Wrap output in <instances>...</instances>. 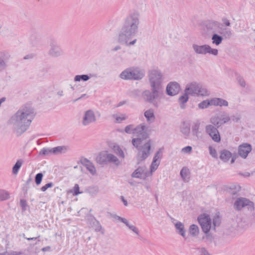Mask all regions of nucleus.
<instances>
[{
	"instance_id": "f257e3e1",
	"label": "nucleus",
	"mask_w": 255,
	"mask_h": 255,
	"mask_svg": "<svg viewBox=\"0 0 255 255\" xmlns=\"http://www.w3.org/2000/svg\"><path fill=\"white\" fill-rule=\"evenodd\" d=\"M34 116L33 109L26 105L22 106L11 117L9 123L12 125L13 130L17 136L21 135L28 129Z\"/></svg>"
},
{
	"instance_id": "f03ea898",
	"label": "nucleus",
	"mask_w": 255,
	"mask_h": 255,
	"mask_svg": "<svg viewBox=\"0 0 255 255\" xmlns=\"http://www.w3.org/2000/svg\"><path fill=\"white\" fill-rule=\"evenodd\" d=\"M139 24V14L137 12L130 14L125 19L119 32L120 43H127L137 33Z\"/></svg>"
},
{
	"instance_id": "7ed1b4c3",
	"label": "nucleus",
	"mask_w": 255,
	"mask_h": 255,
	"mask_svg": "<svg viewBox=\"0 0 255 255\" xmlns=\"http://www.w3.org/2000/svg\"><path fill=\"white\" fill-rule=\"evenodd\" d=\"M204 27L208 35L219 33L223 35L225 39H230L232 36V30L224 27L223 24L217 20L210 19L206 21L204 23Z\"/></svg>"
},
{
	"instance_id": "20e7f679",
	"label": "nucleus",
	"mask_w": 255,
	"mask_h": 255,
	"mask_svg": "<svg viewBox=\"0 0 255 255\" xmlns=\"http://www.w3.org/2000/svg\"><path fill=\"white\" fill-rule=\"evenodd\" d=\"M132 133L136 136V138H133L131 140L132 144L135 147H138L144 140L149 139V135L146 132V127L144 125L141 124L136 126L133 129Z\"/></svg>"
},
{
	"instance_id": "39448f33",
	"label": "nucleus",
	"mask_w": 255,
	"mask_h": 255,
	"mask_svg": "<svg viewBox=\"0 0 255 255\" xmlns=\"http://www.w3.org/2000/svg\"><path fill=\"white\" fill-rule=\"evenodd\" d=\"M144 76V72L138 67H130L124 70L119 77L126 80H139Z\"/></svg>"
},
{
	"instance_id": "423d86ee",
	"label": "nucleus",
	"mask_w": 255,
	"mask_h": 255,
	"mask_svg": "<svg viewBox=\"0 0 255 255\" xmlns=\"http://www.w3.org/2000/svg\"><path fill=\"white\" fill-rule=\"evenodd\" d=\"M162 92L161 90L151 87V90L144 91L141 94V96L145 102L152 104L155 107L157 108L158 104L156 100L159 97Z\"/></svg>"
},
{
	"instance_id": "0eeeda50",
	"label": "nucleus",
	"mask_w": 255,
	"mask_h": 255,
	"mask_svg": "<svg viewBox=\"0 0 255 255\" xmlns=\"http://www.w3.org/2000/svg\"><path fill=\"white\" fill-rule=\"evenodd\" d=\"M148 77L150 87H154L157 89L163 90L162 74L160 70L152 69L149 71Z\"/></svg>"
},
{
	"instance_id": "6e6552de",
	"label": "nucleus",
	"mask_w": 255,
	"mask_h": 255,
	"mask_svg": "<svg viewBox=\"0 0 255 255\" xmlns=\"http://www.w3.org/2000/svg\"><path fill=\"white\" fill-rule=\"evenodd\" d=\"M145 142L139 146L135 147L139 152L137 155V160L141 161L145 160L150 155L151 149V141L150 139L145 140Z\"/></svg>"
},
{
	"instance_id": "1a4fd4ad",
	"label": "nucleus",
	"mask_w": 255,
	"mask_h": 255,
	"mask_svg": "<svg viewBox=\"0 0 255 255\" xmlns=\"http://www.w3.org/2000/svg\"><path fill=\"white\" fill-rule=\"evenodd\" d=\"M192 48L194 51L197 54L205 55L209 53L214 56H217L218 54L217 49L212 48L208 44L199 45L196 44H193L192 45Z\"/></svg>"
},
{
	"instance_id": "9d476101",
	"label": "nucleus",
	"mask_w": 255,
	"mask_h": 255,
	"mask_svg": "<svg viewBox=\"0 0 255 255\" xmlns=\"http://www.w3.org/2000/svg\"><path fill=\"white\" fill-rule=\"evenodd\" d=\"M245 207H247L248 209L251 211L255 209L254 203L246 198H238L234 204V209L238 211H241Z\"/></svg>"
},
{
	"instance_id": "9b49d317",
	"label": "nucleus",
	"mask_w": 255,
	"mask_h": 255,
	"mask_svg": "<svg viewBox=\"0 0 255 255\" xmlns=\"http://www.w3.org/2000/svg\"><path fill=\"white\" fill-rule=\"evenodd\" d=\"M197 220L202 231L207 234L211 228L212 221L210 215L205 213L201 214L198 217Z\"/></svg>"
},
{
	"instance_id": "f8f14e48",
	"label": "nucleus",
	"mask_w": 255,
	"mask_h": 255,
	"mask_svg": "<svg viewBox=\"0 0 255 255\" xmlns=\"http://www.w3.org/2000/svg\"><path fill=\"white\" fill-rule=\"evenodd\" d=\"M218 128L212 125H208L205 128L207 133L210 135L213 141L216 142H219L221 141V136Z\"/></svg>"
},
{
	"instance_id": "ddd939ff",
	"label": "nucleus",
	"mask_w": 255,
	"mask_h": 255,
	"mask_svg": "<svg viewBox=\"0 0 255 255\" xmlns=\"http://www.w3.org/2000/svg\"><path fill=\"white\" fill-rule=\"evenodd\" d=\"M252 150V145L248 143H243L238 148V154L243 158L246 159Z\"/></svg>"
},
{
	"instance_id": "4468645a",
	"label": "nucleus",
	"mask_w": 255,
	"mask_h": 255,
	"mask_svg": "<svg viewBox=\"0 0 255 255\" xmlns=\"http://www.w3.org/2000/svg\"><path fill=\"white\" fill-rule=\"evenodd\" d=\"M180 90V85L176 82H170L166 87V93L169 96H174L178 93Z\"/></svg>"
},
{
	"instance_id": "2eb2a0df",
	"label": "nucleus",
	"mask_w": 255,
	"mask_h": 255,
	"mask_svg": "<svg viewBox=\"0 0 255 255\" xmlns=\"http://www.w3.org/2000/svg\"><path fill=\"white\" fill-rule=\"evenodd\" d=\"M96 118L93 111L89 110L85 112L82 121V124L84 126H87L96 122Z\"/></svg>"
},
{
	"instance_id": "dca6fc26",
	"label": "nucleus",
	"mask_w": 255,
	"mask_h": 255,
	"mask_svg": "<svg viewBox=\"0 0 255 255\" xmlns=\"http://www.w3.org/2000/svg\"><path fill=\"white\" fill-rule=\"evenodd\" d=\"M63 54V51L61 48L55 42L50 43V48L48 51V54L53 57H57Z\"/></svg>"
},
{
	"instance_id": "f3484780",
	"label": "nucleus",
	"mask_w": 255,
	"mask_h": 255,
	"mask_svg": "<svg viewBox=\"0 0 255 255\" xmlns=\"http://www.w3.org/2000/svg\"><path fill=\"white\" fill-rule=\"evenodd\" d=\"M145 166H139L132 173L131 176L136 178H145L147 176V172Z\"/></svg>"
},
{
	"instance_id": "a211bd4d",
	"label": "nucleus",
	"mask_w": 255,
	"mask_h": 255,
	"mask_svg": "<svg viewBox=\"0 0 255 255\" xmlns=\"http://www.w3.org/2000/svg\"><path fill=\"white\" fill-rule=\"evenodd\" d=\"M10 57L8 52L3 51L0 52V72L3 70L6 67V61Z\"/></svg>"
},
{
	"instance_id": "6ab92c4d",
	"label": "nucleus",
	"mask_w": 255,
	"mask_h": 255,
	"mask_svg": "<svg viewBox=\"0 0 255 255\" xmlns=\"http://www.w3.org/2000/svg\"><path fill=\"white\" fill-rule=\"evenodd\" d=\"M81 163L92 175L96 174V169L93 163L88 159L84 158L81 160Z\"/></svg>"
},
{
	"instance_id": "aec40b11",
	"label": "nucleus",
	"mask_w": 255,
	"mask_h": 255,
	"mask_svg": "<svg viewBox=\"0 0 255 255\" xmlns=\"http://www.w3.org/2000/svg\"><path fill=\"white\" fill-rule=\"evenodd\" d=\"M198 84L196 82H193L187 85L185 89V91L188 95L194 96L197 95L198 91Z\"/></svg>"
},
{
	"instance_id": "412c9836",
	"label": "nucleus",
	"mask_w": 255,
	"mask_h": 255,
	"mask_svg": "<svg viewBox=\"0 0 255 255\" xmlns=\"http://www.w3.org/2000/svg\"><path fill=\"white\" fill-rule=\"evenodd\" d=\"M108 151L101 152L96 158V162L100 165L104 166L107 164Z\"/></svg>"
},
{
	"instance_id": "4be33fe9",
	"label": "nucleus",
	"mask_w": 255,
	"mask_h": 255,
	"mask_svg": "<svg viewBox=\"0 0 255 255\" xmlns=\"http://www.w3.org/2000/svg\"><path fill=\"white\" fill-rule=\"evenodd\" d=\"M180 131L184 135L185 138H187L190 133V128L189 124L183 122L180 128Z\"/></svg>"
},
{
	"instance_id": "5701e85b",
	"label": "nucleus",
	"mask_w": 255,
	"mask_h": 255,
	"mask_svg": "<svg viewBox=\"0 0 255 255\" xmlns=\"http://www.w3.org/2000/svg\"><path fill=\"white\" fill-rule=\"evenodd\" d=\"M144 116L146 119L148 123H153L155 120V116L154 113V110L152 109H149L144 113Z\"/></svg>"
},
{
	"instance_id": "b1692460",
	"label": "nucleus",
	"mask_w": 255,
	"mask_h": 255,
	"mask_svg": "<svg viewBox=\"0 0 255 255\" xmlns=\"http://www.w3.org/2000/svg\"><path fill=\"white\" fill-rule=\"evenodd\" d=\"M69 150L68 146H58L52 148V152L53 154L57 155L59 154L66 153Z\"/></svg>"
},
{
	"instance_id": "393cba45",
	"label": "nucleus",
	"mask_w": 255,
	"mask_h": 255,
	"mask_svg": "<svg viewBox=\"0 0 255 255\" xmlns=\"http://www.w3.org/2000/svg\"><path fill=\"white\" fill-rule=\"evenodd\" d=\"M175 227L177 231V233L184 239H186V230L185 229L184 224L178 221L175 223Z\"/></svg>"
},
{
	"instance_id": "a878e982",
	"label": "nucleus",
	"mask_w": 255,
	"mask_h": 255,
	"mask_svg": "<svg viewBox=\"0 0 255 255\" xmlns=\"http://www.w3.org/2000/svg\"><path fill=\"white\" fill-rule=\"evenodd\" d=\"M211 35L212 43L216 45H219L222 43L224 38H225L223 35L220 34L219 33H214Z\"/></svg>"
},
{
	"instance_id": "bb28decb",
	"label": "nucleus",
	"mask_w": 255,
	"mask_h": 255,
	"mask_svg": "<svg viewBox=\"0 0 255 255\" xmlns=\"http://www.w3.org/2000/svg\"><path fill=\"white\" fill-rule=\"evenodd\" d=\"M109 163H113L117 166H119L121 162L115 155L108 152L107 164Z\"/></svg>"
},
{
	"instance_id": "cd10ccee",
	"label": "nucleus",
	"mask_w": 255,
	"mask_h": 255,
	"mask_svg": "<svg viewBox=\"0 0 255 255\" xmlns=\"http://www.w3.org/2000/svg\"><path fill=\"white\" fill-rule=\"evenodd\" d=\"M211 103L214 106H219L220 107L228 106V101L221 98H213Z\"/></svg>"
},
{
	"instance_id": "c85d7f7f",
	"label": "nucleus",
	"mask_w": 255,
	"mask_h": 255,
	"mask_svg": "<svg viewBox=\"0 0 255 255\" xmlns=\"http://www.w3.org/2000/svg\"><path fill=\"white\" fill-rule=\"evenodd\" d=\"M231 157L232 153L230 151L224 149L221 151L220 158L224 162L229 161Z\"/></svg>"
},
{
	"instance_id": "c756f323",
	"label": "nucleus",
	"mask_w": 255,
	"mask_h": 255,
	"mask_svg": "<svg viewBox=\"0 0 255 255\" xmlns=\"http://www.w3.org/2000/svg\"><path fill=\"white\" fill-rule=\"evenodd\" d=\"M111 147L118 156L123 158H125L124 152L118 144L115 143Z\"/></svg>"
},
{
	"instance_id": "7c9ffc66",
	"label": "nucleus",
	"mask_w": 255,
	"mask_h": 255,
	"mask_svg": "<svg viewBox=\"0 0 255 255\" xmlns=\"http://www.w3.org/2000/svg\"><path fill=\"white\" fill-rule=\"evenodd\" d=\"M189 231L190 235L193 237L197 236L199 232L198 227L195 224H192L190 226Z\"/></svg>"
},
{
	"instance_id": "2f4dec72",
	"label": "nucleus",
	"mask_w": 255,
	"mask_h": 255,
	"mask_svg": "<svg viewBox=\"0 0 255 255\" xmlns=\"http://www.w3.org/2000/svg\"><path fill=\"white\" fill-rule=\"evenodd\" d=\"M180 174L182 179L184 181L186 180V179L189 178V169L187 167H183L180 171Z\"/></svg>"
},
{
	"instance_id": "473e14b6",
	"label": "nucleus",
	"mask_w": 255,
	"mask_h": 255,
	"mask_svg": "<svg viewBox=\"0 0 255 255\" xmlns=\"http://www.w3.org/2000/svg\"><path fill=\"white\" fill-rule=\"evenodd\" d=\"M200 128V123L199 122H197L194 124L192 127V133L193 135L196 136L198 138L199 134L200 132L199 131Z\"/></svg>"
},
{
	"instance_id": "72a5a7b5",
	"label": "nucleus",
	"mask_w": 255,
	"mask_h": 255,
	"mask_svg": "<svg viewBox=\"0 0 255 255\" xmlns=\"http://www.w3.org/2000/svg\"><path fill=\"white\" fill-rule=\"evenodd\" d=\"M92 76L91 74H90V76L86 74L78 75L74 77V81L76 82H80V81H87Z\"/></svg>"
},
{
	"instance_id": "f704fd0d",
	"label": "nucleus",
	"mask_w": 255,
	"mask_h": 255,
	"mask_svg": "<svg viewBox=\"0 0 255 255\" xmlns=\"http://www.w3.org/2000/svg\"><path fill=\"white\" fill-rule=\"evenodd\" d=\"M210 123L212 124V125L217 128H219L223 125V123L220 120V118L216 116L212 117L210 119Z\"/></svg>"
},
{
	"instance_id": "c9c22d12",
	"label": "nucleus",
	"mask_w": 255,
	"mask_h": 255,
	"mask_svg": "<svg viewBox=\"0 0 255 255\" xmlns=\"http://www.w3.org/2000/svg\"><path fill=\"white\" fill-rule=\"evenodd\" d=\"M212 102V99L210 100H204L198 104V108L201 109L207 108L209 106L213 105Z\"/></svg>"
},
{
	"instance_id": "e433bc0d",
	"label": "nucleus",
	"mask_w": 255,
	"mask_h": 255,
	"mask_svg": "<svg viewBox=\"0 0 255 255\" xmlns=\"http://www.w3.org/2000/svg\"><path fill=\"white\" fill-rule=\"evenodd\" d=\"M22 160H18L12 167V173L13 174H17L22 164Z\"/></svg>"
},
{
	"instance_id": "4c0bfd02",
	"label": "nucleus",
	"mask_w": 255,
	"mask_h": 255,
	"mask_svg": "<svg viewBox=\"0 0 255 255\" xmlns=\"http://www.w3.org/2000/svg\"><path fill=\"white\" fill-rule=\"evenodd\" d=\"M9 198V193L3 189H0V201H3Z\"/></svg>"
},
{
	"instance_id": "58836bf2",
	"label": "nucleus",
	"mask_w": 255,
	"mask_h": 255,
	"mask_svg": "<svg viewBox=\"0 0 255 255\" xmlns=\"http://www.w3.org/2000/svg\"><path fill=\"white\" fill-rule=\"evenodd\" d=\"M198 91L197 95L205 96L209 95L208 92L206 88L202 87L201 85L198 84Z\"/></svg>"
},
{
	"instance_id": "ea45409f",
	"label": "nucleus",
	"mask_w": 255,
	"mask_h": 255,
	"mask_svg": "<svg viewBox=\"0 0 255 255\" xmlns=\"http://www.w3.org/2000/svg\"><path fill=\"white\" fill-rule=\"evenodd\" d=\"M230 189H231L230 193L232 195V198H234V196L240 190L241 187L239 185H232Z\"/></svg>"
},
{
	"instance_id": "a19ab883",
	"label": "nucleus",
	"mask_w": 255,
	"mask_h": 255,
	"mask_svg": "<svg viewBox=\"0 0 255 255\" xmlns=\"http://www.w3.org/2000/svg\"><path fill=\"white\" fill-rule=\"evenodd\" d=\"M93 227L94 228L96 232H100L102 230V227L100 222L96 219L92 220Z\"/></svg>"
},
{
	"instance_id": "79ce46f5",
	"label": "nucleus",
	"mask_w": 255,
	"mask_h": 255,
	"mask_svg": "<svg viewBox=\"0 0 255 255\" xmlns=\"http://www.w3.org/2000/svg\"><path fill=\"white\" fill-rule=\"evenodd\" d=\"M141 95V92L138 89L134 90L129 93V96L133 98H137Z\"/></svg>"
},
{
	"instance_id": "37998d69",
	"label": "nucleus",
	"mask_w": 255,
	"mask_h": 255,
	"mask_svg": "<svg viewBox=\"0 0 255 255\" xmlns=\"http://www.w3.org/2000/svg\"><path fill=\"white\" fill-rule=\"evenodd\" d=\"M52 148H42L39 152V154L40 155H49L52 154Z\"/></svg>"
},
{
	"instance_id": "c03bdc74",
	"label": "nucleus",
	"mask_w": 255,
	"mask_h": 255,
	"mask_svg": "<svg viewBox=\"0 0 255 255\" xmlns=\"http://www.w3.org/2000/svg\"><path fill=\"white\" fill-rule=\"evenodd\" d=\"M188 95H188L187 93L185 92L184 94L181 96L179 98V101L180 103L185 104L187 103L189 99Z\"/></svg>"
},
{
	"instance_id": "a18cd8bd",
	"label": "nucleus",
	"mask_w": 255,
	"mask_h": 255,
	"mask_svg": "<svg viewBox=\"0 0 255 255\" xmlns=\"http://www.w3.org/2000/svg\"><path fill=\"white\" fill-rule=\"evenodd\" d=\"M43 174L42 173H38L36 174L35 177V182L37 185H39L42 180Z\"/></svg>"
},
{
	"instance_id": "49530a36",
	"label": "nucleus",
	"mask_w": 255,
	"mask_h": 255,
	"mask_svg": "<svg viewBox=\"0 0 255 255\" xmlns=\"http://www.w3.org/2000/svg\"><path fill=\"white\" fill-rule=\"evenodd\" d=\"M162 151L161 149H159L155 153L153 158V163L157 162V161H159L158 160L161 158V154Z\"/></svg>"
},
{
	"instance_id": "de8ad7c7",
	"label": "nucleus",
	"mask_w": 255,
	"mask_h": 255,
	"mask_svg": "<svg viewBox=\"0 0 255 255\" xmlns=\"http://www.w3.org/2000/svg\"><path fill=\"white\" fill-rule=\"evenodd\" d=\"M162 151L161 149H159L155 153L153 158V163L157 162V161H159L158 160L161 158V154Z\"/></svg>"
},
{
	"instance_id": "09e8293b",
	"label": "nucleus",
	"mask_w": 255,
	"mask_h": 255,
	"mask_svg": "<svg viewBox=\"0 0 255 255\" xmlns=\"http://www.w3.org/2000/svg\"><path fill=\"white\" fill-rule=\"evenodd\" d=\"M71 192L73 193L74 196H77L82 193V192H80L79 186L78 184H75L73 190Z\"/></svg>"
},
{
	"instance_id": "8fccbe9b",
	"label": "nucleus",
	"mask_w": 255,
	"mask_h": 255,
	"mask_svg": "<svg viewBox=\"0 0 255 255\" xmlns=\"http://www.w3.org/2000/svg\"><path fill=\"white\" fill-rule=\"evenodd\" d=\"M237 80L238 81L239 84L241 87H242L243 88H245L246 87V82L243 77H242L240 75H238L237 77Z\"/></svg>"
},
{
	"instance_id": "3c124183",
	"label": "nucleus",
	"mask_w": 255,
	"mask_h": 255,
	"mask_svg": "<svg viewBox=\"0 0 255 255\" xmlns=\"http://www.w3.org/2000/svg\"><path fill=\"white\" fill-rule=\"evenodd\" d=\"M160 164V161H157V162L153 163V160H152L151 164L150 165V171L151 172H153L155 171L158 168L159 165Z\"/></svg>"
},
{
	"instance_id": "603ef678",
	"label": "nucleus",
	"mask_w": 255,
	"mask_h": 255,
	"mask_svg": "<svg viewBox=\"0 0 255 255\" xmlns=\"http://www.w3.org/2000/svg\"><path fill=\"white\" fill-rule=\"evenodd\" d=\"M134 126L133 125H129L126 127L125 131L128 134L132 133Z\"/></svg>"
},
{
	"instance_id": "864d4df0",
	"label": "nucleus",
	"mask_w": 255,
	"mask_h": 255,
	"mask_svg": "<svg viewBox=\"0 0 255 255\" xmlns=\"http://www.w3.org/2000/svg\"><path fill=\"white\" fill-rule=\"evenodd\" d=\"M220 120L223 123V124H224L228 123L231 120V118L230 117L228 116H222L221 118L220 119Z\"/></svg>"
},
{
	"instance_id": "5fc2aeb1",
	"label": "nucleus",
	"mask_w": 255,
	"mask_h": 255,
	"mask_svg": "<svg viewBox=\"0 0 255 255\" xmlns=\"http://www.w3.org/2000/svg\"><path fill=\"white\" fill-rule=\"evenodd\" d=\"M53 183L52 182H49L47 184H46L45 185L43 186L41 188V190L44 192L48 188H51L53 187Z\"/></svg>"
},
{
	"instance_id": "6e6d98bb",
	"label": "nucleus",
	"mask_w": 255,
	"mask_h": 255,
	"mask_svg": "<svg viewBox=\"0 0 255 255\" xmlns=\"http://www.w3.org/2000/svg\"><path fill=\"white\" fill-rule=\"evenodd\" d=\"M209 152H210V155L212 157L216 158L217 157V152H216V149L214 148H212L211 146H209Z\"/></svg>"
},
{
	"instance_id": "4d7b16f0",
	"label": "nucleus",
	"mask_w": 255,
	"mask_h": 255,
	"mask_svg": "<svg viewBox=\"0 0 255 255\" xmlns=\"http://www.w3.org/2000/svg\"><path fill=\"white\" fill-rule=\"evenodd\" d=\"M192 150V147L191 146H187L182 149V151L186 153H190Z\"/></svg>"
},
{
	"instance_id": "13d9d810",
	"label": "nucleus",
	"mask_w": 255,
	"mask_h": 255,
	"mask_svg": "<svg viewBox=\"0 0 255 255\" xmlns=\"http://www.w3.org/2000/svg\"><path fill=\"white\" fill-rule=\"evenodd\" d=\"M213 223L214 226V229H215V227L217 226H219L220 224V218L219 217H215L213 220Z\"/></svg>"
},
{
	"instance_id": "bf43d9fd",
	"label": "nucleus",
	"mask_w": 255,
	"mask_h": 255,
	"mask_svg": "<svg viewBox=\"0 0 255 255\" xmlns=\"http://www.w3.org/2000/svg\"><path fill=\"white\" fill-rule=\"evenodd\" d=\"M222 21L223 23L224 24L225 26L227 27L231 26V22L230 20L226 17H223L222 19Z\"/></svg>"
},
{
	"instance_id": "052dcab7",
	"label": "nucleus",
	"mask_w": 255,
	"mask_h": 255,
	"mask_svg": "<svg viewBox=\"0 0 255 255\" xmlns=\"http://www.w3.org/2000/svg\"><path fill=\"white\" fill-rule=\"evenodd\" d=\"M90 193L97 194L98 192V188L96 187H90L88 188Z\"/></svg>"
},
{
	"instance_id": "680f3d73",
	"label": "nucleus",
	"mask_w": 255,
	"mask_h": 255,
	"mask_svg": "<svg viewBox=\"0 0 255 255\" xmlns=\"http://www.w3.org/2000/svg\"><path fill=\"white\" fill-rule=\"evenodd\" d=\"M30 40H31L32 44L33 45H36L39 42V39L35 37L34 35L30 36Z\"/></svg>"
},
{
	"instance_id": "e2e57ef3",
	"label": "nucleus",
	"mask_w": 255,
	"mask_h": 255,
	"mask_svg": "<svg viewBox=\"0 0 255 255\" xmlns=\"http://www.w3.org/2000/svg\"><path fill=\"white\" fill-rule=\"evenodd\" d=\"M20 205L22 208V210H26V207L27 206V203L25 200L21 199L20 201Z\"/></svg>"
},
{
	"instance_id": "0e129e2a",
	"label": "nucleus",
	"mask_w": 255,
	"mask_h": 255,
	"mask_svg": "<svg viewBox=\"0 0 255 255\" xmlns=\"http://www.w3.org/2000/svg\"><path fill=\"white\" fill-rule=\"evenodd\" d=\"M230 118L233 121L237 123L240 120L241 117L240 116L233 115Z\"/></svg>"
},
{
	"instance_id": "69168bd1",
	"label": "nucleus",
	"mask_w": 255,
	"mask_h": 255,
	"mask_svg": "<svg viewBox=\"0 0 255 255\" xmlns=\"http://www.w3.org/2000/svg\"><path fill=\"white\" fill-rule=\"evenodd\" d=\"M46 72V71L44 69H43V70L39 71V72L37 74V76L39 78H43L45 76Z\"/></svg>"
},
{
	"instance_id": "338daca9",
	"label": "nucleus",
	"mask_w": 255,
	"mask_h": 255,
	"mask_svg": "<svg viewBox=\"0 0 255 255\" xmlns=\"http://www.w3.org/2000/svg\"><path fill=\"white\" fill-rule=\"evenodd\" d=\"M129 229L132 231L134 233H135L137 235H139V231L138 229L134 226L132 225L130 227H129Z\"/></svg>"
},
{
	"instance_id": "774afa93",
	"label": "nucleus",
	"mask_w": 255,
	"mask_h": 255,
	"mask_svg": "<svg viewBox=\"0 0 255 255\" xmlns=\"http://www.w3.org/2000/svg\"><path fill=\"white\" fill-rule=\"evenodd\" d=\"M22 253L19 252L12 251L10 253L6 252V255H21Z\"/></svg>"
}]
</instances>
